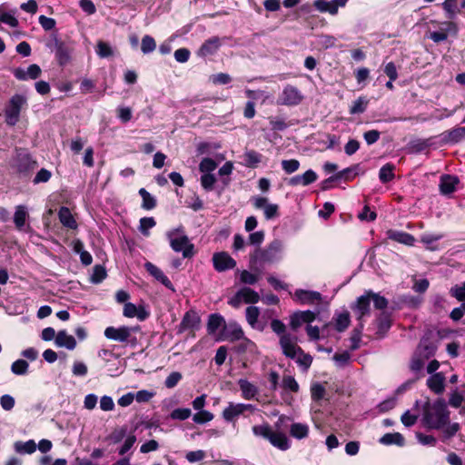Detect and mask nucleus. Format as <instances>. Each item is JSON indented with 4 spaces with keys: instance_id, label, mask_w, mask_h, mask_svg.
Here are the masks:
<instances>
[{
    "instance_id": "9d476101",
    "label": "nucleus",
    "mask_w": 465,
    "mask_h": 465,
    "mask_svg": "<svg viewBox=\"0 0 465 465\" xmlns=\"http://www.w3.org/2000/svg\"><path fill=\"white\" fill-rule=\"evenodd\" d=\"M213 264L217 272H222L233 269L236 266V261L228 252H220L213 253Z\"/></svg>"
},
{
    "instance_id": "2eb2a0df",
    "label": "nucleus",
    "mask_w": 465,
    "mask_h": 465,
    "mask_svg": "<svg viewBox=\"0 0 465 465\" xmlns=\"http://www.w3.org/2000/svg\"><path fill=\"white\" fill-rule=\"evenodd\" d=\"M442 25L440 31L430 33V38L435 43L445 41L449 34L456 35L458 31L457 25L452 22H445Z\"/></svg>"
},
{
    "instance_id": "6e6552de",
    "label": "nucleus",
    "mask_w": 465,
    "mask_h": 465,
    "mask_svg": "<svg viewBox=\"0 0 465 465\" xmlns=\"http://www.w3.org/2000/svg\"><path fill=\"white\" fill-rule=\"evenodd\" d=\"M303 95L295 86L286 85L278 98L277 104L281 105L293 106L302 103Z\"/></svg>"
},
{
    "instance_id": "8fccbe9b",
    "label": "nucleus",
    "mask_w": 465,
    "mask_h": 465,
    "mask_svg": "<svg viewBox=\"0 0 465 465\" xmlns=\"http://www.w3.org/2000/svg\"><path fill=\"white\" fill-rule=\"evenodd\" d=\"M426 361L427 360L424 357L416 352L410 363L411 370L414 372L420 371L423 369Z\"/></svg>"
},
{
    "instance_id": "423d86ee",
    "label": "nucleus",
    "mask_w": 465,
    "mask_h": 465,
    "mask_svg": "<svg viewBox=\"0 0 465 465\" xmlns=\"http://www.w3.org/2000/svg\"><path fill=\"white\" fill-rule=\"evenodd\" d=\"M282 251V242L279 240H274L264 249H255L252 259L260 262H272L280 258Z\"/></svg>"
},
{
    "instance_id": "052dcab7",
    "label": "nucleus",
    "mask_w": 465,
    "mask_h": 465,
    "mask_svg": "<svg viewBox=\"0 0 465 465\" xmlns=\"http://www.w3.org/2000/svg\"><path fill=\"white\" fill-rule=\"evenodd\" d=\"M282 167L286 173L291 174L299 169L300 162L296 159L282 160Z\"/></svg>"
},
{
    "instance_id": "f704fd0d",
    "label": "nucleus",
    "mask_w": 465,
    "mask_h": 465,
    "mask_svg": "<svg viewBox=\"0 0 465 465\" xmlns=\"http://www.w3.org/2000/svg\"><path fill=\"white\" fill-rule=\"evenodd\" d=\"M334 322L335 329L340 332L343 331L350 325V313L347 311L338 313L334 319Z\"/></svg>"
},
{
    "instance_id": "7ed1b4c3",
    "label": "nucleus",
    "mask_w": 465,
    "mask_h": 465,
    "mask_svg": "<svg viewBox=\"0 0 465 465\" xmlns=\"http://www.w3.org/2000/svg\"><path fill=\"white\" fill-rule=\"evenodd\" d=\"M141 332V327L136 326H109L104 330V336L111 341L124 343L127 346L136 347L138 339L136 333Z\"/></svg>"
},
{
    "instance_id": "cd10ccee",
    "label": "nucleus",
    "mask_w": 465,
    "mask_h": 465,
    "mask_svg": "<svg viewBox=\"0 0 465 465\" xmlns=\"http://www.w3.org/2000/svg\"><path fill=\"white\" fill-rule=\"evenodd\" d=\"M260 315V310L255 306H249L246 308L245 316L247 322L254 329H258L262 331L264 326L260 325L258 322V318Z\"/></svg>"
},
{
    "instance_id": "c756f323",
    "label": "nucleus",
    "mask_w": 465,
    "mask_h": 465,
    "mask_svg": "<svg viewBox=\"0 0 465 465\" xmlns=\"http://www.w3.org/2000/svg\"><path fill=\"white\" fill-rule=\"evenodd\" d=\"M290 434L292 437L298 440L304 439L309 434V426L305 423H292L290 428Z\"/></svg>"
},
{
    "instance_id": "e433bc0d",
    "label": "nucleus",
    "mask_w": 465,
    "mask_h": 465,
    "mask_svg": "<svg viewBox=\"0 0 465 465\" xmlns=\"http://www.w3.org/2000/svg\"><path fill=\"white\" fill-rule=\"evenodd\" d=\"M314 6L318 11L322 13H329L333 15L338 13L337 8L335 7V4H333L332 1L327 2L324 0H316L314 2Z\"/></svg>"
},
{
    "instance_id": "7c9ffc66",
    "label": "nucleus",
    "mask_w": 465,
    "mask_h": 465,
    "mask_svg": "<svg viewBox=\"0 0 465 465\" xmlns=\"http://www.w3.org/2000/svg\"><path fill=\"white\" fill-rule=\"evenodd\" d=\"M225 325L224 318L220 314H211L207 322V331L209 334H214L216 331Z\"/></svg>"
},
{
    "instance_id": "4468645a",
    "label": "nucleus",
    "mask_w": 465,
    "mask_h": 465,
    "mask_svg": "<svg viewBox=\"0 0 465 465\" xmlns=\"http://www.w3.org/2000/svg\"><path fill=\"white\" fill-rule=\"evenodd\" d=\"M123 314L126 318H137L139 321H144L150 315L144 306H137L132 302H126L124 304Z\"/></svg>"
},
{
    "instance_id": "680f3d73",
    "label": "nucleus",
    "mask_w": 465,
    "mask_h": 465,
    "mask_svg": "<svg viewBox=\"0 0 465 465\" xmlns=\"http://www.w3.org/2000/svg\"><path fill=\"white\" fill-rule=\"evenodd\" d=\"M216 182V178L212 173H203L201 176V184L206 191H212Z\"/></svg>"
},
{
    "instance_id": "9b49d317",
    "label": "nucleus",
    "mask_w": 465,
    "mask_h": 465,
    "mask_svg": "<svg viewBox=\"0 0 465 465\" xmlns=\"http://www.w3.org/2000/svg\"><path fill=\"white\" fill-rule=\"evenodd\" d=\"M428 389L436 395H441L446 389V377L443 372H436L430 375L427 381Z\"/></svg>"
},
{
    "instance_id": "4c0bfd02",
    "label": "nucleus",
    "mask_w": 465,
    "mask_h": 465,
    "mask_svg": "<svg viewBox=\"0 0 465 465\" xmlns=\"http://www.w3.org/2000/svg\"><path fill=\"white\" fill-rule=\"evenodd\" d=\"M0 22L14 28L17 27L19 25L17 18L15 16V13L4 11L2 6H0Z\"/></svg>"
},
{
    "instance_id": "aec40b11",
    "label": "nucleus",
    "mask_w": 465,
    "mask_h": 465,
    "mask_svg": "<svg viewBox=\"0 0 465 465\" xmlns=\"http://www.w3.org/2000/svg\"><path fill=\"white\" fill-rule=\"evenodd\" d=\"M387 234L391 240L408 246H412L415 243V238L411 234L405 232L390 230L387 232Z\"/></svg>"
},
{
    "instance_id": "774afa93",
    "label": "nucleus",
    "mask_w": 465,
    "mask_h": 465,
    "mask_svg": "<svg viewBox=\"0 0 465 465\" xmlns=\"http://www.w3.org/2000/svg\"><path fill=\"white\" fill-rule=\"evenodd\" d=\"M336 44V38L332 35H322L319 36V45L322 48H331Z\"/></svg>"
},
{
    "instance_id": "69168bd1",
    "label": "nucleus",
    "mask_w": 465,
    "mask_h": 465,
    "mask_svg": "<svg viewBox=\"0 0 465 465\" xmlns=\"http://www.w3.org/2000/svg\"><path fill=\"white\" fill-rule=\"evenodd\" d=\"M451 296L455 297L458 301H465V282L462 285H455L450 291Z\"/></svg>"
},
{
    "instance_id": "a18cd8bd",
    "label": "nucleus",
    "mask_w": 465,
    "mask_h": 465,
    "mask_svg": "<svg viewBox=\"0 0 465 465\" xmlns=\"http://www.w3.org/2000/svg\"><path fill=\"white\" fill-rule=\"evenodd\" d=\"M29 364L25 360H17L13 362L11 371L15 375H25L27 373Z\"/></svg>"
},
{
    "instance_id": "de8ad7c7",
    "label": "nucleus",
    "mask_w": 465,
    "mask_h": 465,
    "mask_svg": "<svg viewBox=\"0 0 465 465\" xmlns=\"http://www.w3.org/2000/svg\"><path fill=\"white\" fill-rule=\"evenodd\" d=\"M436 347L433 344L420 343L417 349V351L420 356L429 360L435 354Z\"/></svg>"
},
{
    "instance_id": "72a5a7b5",
    "label": "nucleus",
    "mask_w": 465,
    "mask_h": 465,
    "mask_svg": "<svg viewBox=\"0 0 465 465\" xmlns=\"http://www.w3.org/2000/svg\"><path fill=\"white\" fill-rule=\"evenodd\" d=\"M239 291L244 303L254 304L260 301L259 293L249 287H243Z\"/></svg>"
},
{
    "instance_id": "49530a36",
    "label": "nucleus",
    "mask_w": 465,
    "mask_h": 465,
    "mask_svg": "<svg viewBox=\"0 0 465 465\" xmlns=\"http://www.w3.org/2000/svg\"><path fill=\"white\" fill-rule=\"evenodd\" d=\"M448 139L452 143H459L465 139V126L456 127L448 132Z\"/></svg>"
},
{
    "instance_id": "603ef678",
    "label": "nucleus",
    "mask_w": 465,
    "mask_h": 465,
    "mask_svg": "<svg viewBox=\"0 0 465 465\" xmlns=\"http://www.w3.org/2000/svg\"><path fill=\"white\" fill-rule=\"evenodd\" d=\"M258 280V274L252 273L247 270H243L240 272V282L243 284L252 285L255 284Z\"/></svg>"
},
{
    "instance_id": "b1692460",
    "label": "nucleus",
    "mask_w": 465,
    "mask_h": 465,
    "mask_svg": "<svg viewBox=\"0 0 465 465\" xmlns=\"http://www.w3.org/2000/svg\"><path fill=\"white\" fill-rule=\"evenodd\" d=\"M55 57L60 65H65L71 59V49L64 43L56 42Z\"/></svg>"
},
{
    "instance_id": "1a4fd4ad",
    "label": "nucleus",
    "mask_w": 465,
    "mask_h": 465,
    "mask_svg": "<svg viewBox=\"0 0 465 465\" xmlns=\"http://www.w3.org/2000/svg\"><path fill=\"white\" fill-rule=\"evenodd\" d=\"M292 298L300 304L318 305L322 302V296L320 292L302 289L296 290Z\"/></svg>"
},
{
    "instance_id": "412c9836",
    "label": "nucleus",
    "mask_w": 465,
    "mask_h": 465,
    "mask_svg": "<svg viewBox=\"0 0 465 465\" xmlns=\"http://www.w3.org/2000/svg\"><path fill=\"white\" fill-rule=\"evenodd\" d=\"M238 385L244 400H252L258 394L257 387L245 379H240Z\"/></svg>"
},
{
    "instance_id": "c03bdc74",
    "label": "nucleus",
    "mask_w": 465,
    "mask_h": 465,
    "mask_svg": "<svg viewBox=\"0 0 465 465\" xmlns=\"http://www.w3.org/2000/svg\"><path fill=\"white\" fill-rule=\"evenodd\" d=\"M156 224L153 217H143L140 219L139 231L144 236L149 235V230Z\"/></svg>"
},
{
    "instance_id": "37998d69",
    "label": "nucleus",
    "mask_w": 465,
    "mask_h": 465,
    "mask_svg": "<svg viewBox=\"0 0 465 465\" xmlns=\"http://www.w3.org/2000/svg\"><path fill=\"white\" fill-rule=\"evenodd\" d=\"M213 418H214V415L211 411L202 410V411H198V412H196L193 416V420L196 424H203V423L213 420Z\"/></svg>"
},
{
    "instance_id": "5701e85b",
    "label": "nucleus",
    "mask_w": 465,
    "mask_h": 465,
    "mask_svg": "<svg viewBox=\"0 0 465 465\" xmlns=\"http://www.w3.org/2000/svg\"><path fill=\"white\" fill-rule=\"evenodd\" d=\"M55 344L58 347L74 350L76 347V341L74 336L68 334L65 331H60L56 334Z\"/></svg>"
},
{
    "instance_id": "473e14b6",
    "label": "nucleus",
    "mask_w": 465,
    "mask_h": 465,
    "mask_svg": "<svg viewBox=\"0 0 465 465\" xmlns=\"http://www.w3.org/2000/svg\"><path fill=\"white\" fill-rule=\"evenodd\" d=\"M14 448L17 453L32 454L36 450V443L33 440H29L25 442L16 441Z\"/></svg>"
},
{
    "instance_id": "864d4df0",
    "label": "nucleus",
    "mask_w": 465,
    "mask_h": 465,
    "mask_svg": "<svg viewBox=\"0 0 465 465\" xmlns=\"http://www.w3.org/2000/svg\"><path fill=\"white\" fill-rule=\"evenodd\" d=\"M192 415V411L189 408H178L173 410L170 417L176 420H185Z\"/></svg>"
},
{
    "instance_id": "5fc2aeb1",
    "label": "nucleus",
    "mask_w": 465,
    "mask_h": 465,
    "mask_svg": "<svg viewBox=\"0 0 465 465\" xmlns=\"http://www.w3.org/2000/svg\"><path fill=\"white\" fill-rule=\"evenodd\" d=\"M282 385L284 390H288L292 392H297L299 391L298 382L296 381L294 377L291 375L283 376Z\"/></svg>"
},
{
    "instance_id": "6e6d98bb",
    "label": "nucleus",
    "mask_w": 465,
    "mask_h": 465,
    "mask_svg": "<svg viewBox=\"0 0 465 465\" xmlns=\"http://www.w3.org/2000/svg\"><path fill=\"white\" fill-rule=\"evenodd\" d=\"M368 295H370L371 301L373 302L374 307L379 310L385 309L388 305V301L385 297L381 296L378 293H374L372 292H368Z\"/></svg>"
},
{
    "instance_id": "e2e57ef3",
    "label": "nucleus",
    "mask_w": 465,
    "mask_h": 465,
    "mask_svg": "<svg viewBox=\"0 0 465 465\" xmlns=\"http://www.w3.org/2000/svg\"><path fill=\"white\" fill-rule=\"evenodd\" d=\"M182 378L183 376L181 372L173 371L167 376L164 385L168 389H173L179 383Z\"/></svg>"
},
{
    "instance_id": "f3484780",
    "label": "nucleus",
    "mask_w": 465,
    "mask_h": 465,
    "mask_svg": "<svg viewBox=\"0 0 465 465\" xmlns=\"http://www.w3.org/2000/svg\"><path fill=\"white\" fill-rule=\"evenodd\" d=\"M222 43L221 39L217 36H213L206 40L198 51L200 56H208L215 54L220 48Z\"/></svg>"
},
{
    "instance_id": "393cba45",
    "label": "nucleus",
    "mask_w": 465,
    "mask_h": 465,
    "mask_svg": "<svg viewBox=\"0 0 465 465\" xmlns=\"http://www.w3.org/2000/svg\"><path fill=\"white\" fill-rule=\"evenodd\" d=\"M58 218L60 223L69 228V229H76L77 228V223L73 216L71 211L67 207H61L58 212Z\"/></svg>"
},
{
    "instance_id": "a211bd4d",
    "label": "nucleus",
    "mask_w": 465,
    "mask_h": 465,
    "mask_svg": "<svg viewBox=\"0 0 465 465\" xmlns=\"http://www.w3.org/2000/svg\"><path fill=\"white\" fill-rule=\"evenodd\" d=\"M318 176L316 173L312 170L306 171L302 175H295L290 179L289 183L292 186L297 185H309L312 183H314L317 180Z\"/></svg>"
},
{
    "instance_id": "f03ea898",
    "label": "nucleus",
    "mask_w": 465,
    "mask_h": 465,
    "mask_svg": "<svg viewBox=\"0 0 465 465\" xmlns=\"http://www.w3.org/2000/svg\"><path fill=\"white\" fill-rule=\"evenodd\" d=\"M279 344L282 354L289 359L294 360L303 371H307L311 367L312 357L305 353L298 345V338L296 336L291 333L282 334V336H280Z\"/></svg>"
},
{
    "instance_id": "4d7b16f0",
    "label": "nucleus",
    "mask_w": 465,
    "mask_h": 465,
    "mask_svg": "<svg viewBox=\"0 0 465 465\" xmlns=\"http://www.w3.org/2000/svg\"><path fill=\"white\" fill-rule=\"evenodd\" d=\"M126 435V428L121 427L114 429L110 435L107 437V440L114 444L120 442Z\"/></svg>"
},
{
    "instance_id": "c85d7f7f",
    "label": "nucleus",
    "mask_w": 465,
    "mask_h": 465,
    "mask_svg": "<svg viewBox=\"0 0 465 465\" xmlns=\"http://www.w3.org/2000/svg\"><path fill=\"white\" fill-rule=\"evenodd\" d=\"M28 216V212L25 206L18 205L15 207L14 223L18 230H22L25 227Z\"/></svg>"
},
{
    "instance_id": "bf43d9fd",
    "label": "nucleus",
    "mask_w": 465,
    "mask_h": 465,
    "mask_svg": "<svg viewBox=\"0 0 465 465\" xmlns=\"http://www.w3.org/2000/svg\"><path fill=\"white\" fill-rule=\"evenodd\" d=\"M156 48L154 39L150 35H144L142 39L141 49L143 54L153 52Z\"/></svg>"
},
{
    "instance_id": "3c124183",
    "label": "nucleus",
    "mask_w": 465,
    "mask_h": 465,
    "mask_svg": "<svg viewBox=\"0 0 465 465\" xmlns=\"http://www.w3.org/2000/svg\"><path fill=\"white\" fill-rule=\"evenodd\" d=\"M106 275V271L104 266L95 265L91 275V282L93 283H99L105 279Z\"/></svg>"
},
{
    "instance_id": "58836bf2",
    "label": "nucleus",
    "mask_w": 465,
    "mask_h": 465,
    "mask_svg": "<svg viewBox=\"0 0 465 465\" xmlns=\"http://www.w3.org/2000/svg\"><path fill=\"white\" fill-rule=\"evenodd\" d=\"M252 430L255 436L267 439L268 440L273 431L268 423L255 425Z\"/></svg>"
},
{
    "instance_id": "2f4dec72",
    "label": "nucleus",
    "mask_w": 465,
    "mask_h": 465,
    "mask_svg": "<svg viewBox=\"0 0 465 465\" xmlns=\"http://www.w3.org/2000/svg\"><path fill=\"white\" fill-rule=\"evenodd\" d=\"M404 441V437L399 432L386 433L380 439V442L384 445L403 446Z\"/></svg>"
},
{
    "instance_id": "0e129e2a",
    "label": "nucleus",
    "mask_w": 465,
    "mask_h": 465,
    "mask_svg": "<svg viewBox=\"0 0 465 465\" xmlns=\"http://www.w3.org/2000/svg\"><path fill=\"white\" fill-rule=\"evenodd\" d=\"M312 398L314 401H320L324 397L325 388L320 383L312 384L311 387Z\"/></svg>"
},
{
    "instance_id": "79ce46f5",
    "label": "nucleus",
    "mask_w": 465,
    "mask_h": 465,
    "mask_svg": "<svg viewBox=\"0 0 465 465\" xmlns=\"http://www.w3.org/2000/svg\"><path fill=\"white\" fill-rule=\"evenodd\" d=\"M368 103H369V101L365 97H363V96L359 97L357 100H355L352 103V104L350 108V113L351 114L363 113L367 108Z\"/></svg>"
},
{
    "instance_id": "c9c22d12",
    "label": "nucleus",
    "mask_w": 465,
    "mask_h": 465,
    "mask_svg": "<svg viewBox=\"0 0 465 465\" xmlns=\"http://www.w3.org/2000/svg\"><path fill=\"white\" fill-rule=\"evenodd\" d=\"M139 194L143 199L142 208L144 210H152L156 206V199L144 188L139 190Z\"/></svg>"
},
{
    "instance_id": "f257e3e1",
    "label": "nucleus",
    "mask_w": 465,
    "mask_h": 465,
    "mask_svg": "<svg viewBox=\"0 0 465 465\" xmlns=\"http://www.w3.org/2000/svg\"><path fill=\"white\" fill-rule=\"evenodd\" d=\"M450 414L445 400L438 398L423 405L422 422L430 430H442V440H447L460 430L458 422H450Z\"/></svg>"
},
{
    "instance_id": "dca6fc26",
    "label": "nucleus",
    "mask_w": 465,
    "mask_h": 465,
    "mask_svg": "<svg viewBox=\"0 0 465 465\" xmlns=\"http://www.w3.org/2000/svg\"><path fill=\"white\" fill-rule=\"evenodd\" d=\"M144 268L156 281L160 282L166 288L174 291L173 283L160 268L150 262H145Z\"/></svg>"
},
{
    "instance_id": "bb28decb",
    "label": "nucleus",
    "mask_w": 465,
    "mask_h": 465,
    "mask_svg": "<svg viewBox=\"0 0 465 465\" xmlns=\"http://www.w3.org/2000/svg\"><path fill=\"white\" fill-rule=\"evenodd\" d=\"M270 443L281 450H286L290 448V440L282 432L272 431L270 439Z\"/></svg>"
},
{
    "instance_id": "4be33fe9",
    "label": "nucleus",
    "mask_w": 465,
    "mask_h": 465,
    "mask_svg": "<svg viewBox=\"0 0 465 465\" xmlns=\"http://www.w3.org/2000/svg\"><path fill=\"white\" fill-rule=\"evenodd\" d=\"M459 179L452 175H443L440 182V190L443 194L452 193L456 190Z\"/></svg>"
},
{
    "instance_id": "338daca9",
    "label": "nucleus",
    "mask_w": 465,
    "mask_h": 465,
    "mask_svg": "<svg viewBox=\"0 0 465 465\" xmlns=\"http://www.w3.org/2000/svg\"><path fill=\"white\" fill-rule=\"evenodd\" d=\"M117 116L123 123H127L132 119V110L130 107L119 106L117 108Z\"/></svg>"
},
{
    "instance_id": "ea45409f",
    "label": "nucleus",
    "mask_w": 465,
    "mask_h": 465,
    "mask_svg": "<svg viewBox=\"0 0 465 465\" xmlns=\"http://www.w3.org/2000/svg\"><path fill=\"white\" fill-rule=\"evenodd\" d=\"M394 166L391 163L383 165L380 169L379 178L381 183H385L391 181L394 178Z\"/></svg>"
},
{
    "instance_id": "0eeeda50",
    "label": "nucleus",
    "mask_w": 465,
    "mask_h": 465,
    "mask_svg": "<svg viewBox=\"0 0 465 465\" xmlns=\"http://www.w3.org/2000/svg\"><path fill=\"white\" fill-rule=\"evenodd\" d=\"M255 406L245 403H236L230 401L222 412L223 419L227 422H235L236 420L246 411L254 412Z\"/></svg>"
},
{
    "instance_id": "f8f14e48",
    "label": "nucleus",
    "mask_w": 465,
    "mask_h": 465,
    "mask_svg": "<svg viewBox=\"0 0 465 465\" xmlns=\"http://www.w3.org/2000/svg\"><path fill=\"white\" fill-rule=\"evenodd\" d=\"M316 318V313L312 311L296 312L290 317V327L296 331L303 323H311Z\"/></svg>"
},
{
    "instance_id": "a19ab883",
    "label": "nucleus",
    "mask_w": 465,
    "mask_h": 465,
    "mask_svg": "<svg viewBox=\"0 0 465 465\" xmlns=\"http://www.w3.org/2000/svg\"><path fill=\"white\" fill-rule=\"evenodd\" d=\"M245 165L248 167H256L262 160V155L255 151H247L244 153Z\"/></svg>"
},
{
    "instance_id": "09e8293b",
    "label": "nucleus",
    "mask_w": 465,
    "mask_h": 465,
    "mask_svg": "<svg viewBox=\"0 0 465 465\" xmlns=\"http://www.w3.org/2000/svg\"><path fill=\"white\" fill-rule=\"evenodd\" d=\"M216 167V162L209 157L203 158L199 164V170L203 173H210L211 172L214 171Z\"/></svg>"
},
{
    "instance_id": "20e7f679",
    "label": "nucleus",
    "mask_w": 465,
    "mask_h": 465,
    "mask_svg": "<svg viewBox=\"0 0 465 465\" xmlns=\"http://www.w3.org/2000/svg\"><path fill=\"white\" fill-rule=\"evenodd\" d=\"M170 246L176 252H182L184 258H191L194 255V245L185 234L184 228L180 226L166 232Z\"/></svg>"
},
{
    "instance_id": "6ab92c4d",
    "label": "nucleus",
    "mask_w": 465,
    "mask_h": 465,
    "mask_svg": "<svg viewBox=\"0 0 465 465\" xmlns=\"http://www.w3.org/2000/svg\"><path fill=\"white\" fill-rule=\"evenodd\" d=\"M371 299L368 292L358 298L356 304L353 307L358 320L370 313Z\"/></svg>"
},
{
    "instance_id": "13d9d810",
    "label": "nucleus",
    "mask_w": 465,
    "mask_h": 465,
    "mask_svg": "<svg viewBox=\"0 0 465 465\" xmlns=\"http://www.w3.org/2000/svg\"><path fill=\"white\" fill-rule=\"evenodd\" d=\"M96 53L100 57L105 58L113 54V49L109 44L104 41H98L96 45Z\"/></svg>"
},
{
    "instance_id": "a878e982",
    "label": "nucleus",
    "mask_w": 465,
    "mask_h": 465,
    "mask_svg": "<svg viewBox=\"0 0 465 465\" xmlns=\"http://www.w3.org/2000/svg\"><path fill=\"white\" fill-rule=\"evenodd\" d=\"M200 323V317L195 312H187L180 324L182 330H193L198 328Z\"/></svg>"
},
{
    "instance_id": "ddd939ff",
    "label": "nucleus",
    "mask_w": 465,
    "mask_h": 465,
    "mask_svg": "<svg viewBox=\"0 0 465 465\" xmlns=\"http://www.w3.org/2000/svg\"><path fill=\"white\" fill-rule=\"evenodd\" d=\"M244 332L242 327L236 322H230L223 327V334L217 338V341L227 340L235 341L243 339Z\"/></svg>"
},
{
    "instance_id": "39448f33",
    "label": "nucleus",
    "mask_w": 465,
    "mask_h": 465,
    "mask_svg": "<svg viewBox=\"0 0 465 465\" xmlns=\"http://www.w3.org/2000/svg\"><path fill=\"white\" fill-rule=\"evenodd\" d=\"M27 105V98L25 95L16 94L8 101L5 108V123L14 126L20 120L21 110Z\"/></svg>"
}]
</instances>
